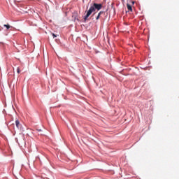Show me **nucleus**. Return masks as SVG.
I'll return each mask as SVG.
<instances>
[{
  "instance_id": "obj_4",
  "label": "nucleus",
  "mask_w": 179,
  "mask_h": 179,
  "mask_svg": "<svg viewBox=\"0 0 179 179\" xmlns=\"http://www.w3.org/2000/svg\"><path fill=\"white\" fill-rule=\"evenodd\" d=\"M127 9L128 10H129L130 12H132V6L130 4H127Z\"/></svg>"
},
{
  "instance_id": "obj_3",
  "label": "nucleus",
  "mask_w": 179,
  "mask_h": 179,
  "mask_svg": "<svg viewBox=\"0 0 179 179\" xmlns=\"http://www.w3.org/2000/svg\"><path fill=\"white\" fill-rule=\"evenodd\" d=\"M103 13H104V11H100L97 15V17H96V20H99V19H100V16H101V15H103Z\"/></svg>"
},
{
  "instance_id": "obj_7",
  "label": "nucleus",
  "mask_w": 179,
  "mask_h": 179,
  "mask_svg": "<svg viewBox=\"0 0 179 179\" xmlns=\"http://www.w3.org/2000/svg\"><path fill=\"white\" fill-rule=\"evenodd\" d=\"M3 27H6L7 30H9V29L11 27L10 25H9V24H4Z\"/></svg>"
},
{
  "instance_id": "obj_6",
  "label": "nucleus",
  "mask_w": 179,
  "mask_h": 179,
  "mask_svg": "<svg viewBox=\"0 0 179 179\" xmlns=\"http://www.w3.org/2000/svg\"><path fill=\"white\" fill-rule=\"evenodd\" d=\"M72 17H78V12H74V13H73Z\"/></svg>"
},
{
  "instance_id": "obj_11",
  "label": "nucleus",
  "mask_w": 179,
  "mask_h": 179,
  "mask_svg": "<svg viewBox=\"0 0 179 179\" xmlns=\"http://www.w3.org/2000/svg\"><path fill=\"white\" fill-rule=\"evenodd\" d=\"M0 31H1V29H0Z\"/></svg>"
},
{
  "instance_id": "obj_8",
  "label": "nucleus",
  "mask_w": 179,
  "mask_h": 179,
  "mask_svg": "<svg viewBox=\"0 0 179 179\" xmlns=\"http://www.w3.org/2000/svg\"><path fill=\"white\" fill-rule=\"evenodd\" d=\"M17 73H20V69L17 68Z\"/></svg>"
},
{
  "instance_id": "obj_2",
  "label": "nucleus",
  "mask_w": 179,
  "mask_h": 179,
  "mask_svg": "<svg viewBox=\"0 0 179 179\" xmlns=\"http://www.w3.org/2000/svg\"><path fill=\"white\" fill-rule=\"evenodd\" d=\"M92 8H94L95 10L96 9L97 10H100L103 8V4L101 3H94L93 6H92Z\"/></svg>"
},
{
  "instance_id": "obj_1",
  "label": "nucleus",
  "mask_w": 179,
  "mask_h": 179,
  "mask_svg": "<svg viewBox=\"0 0 179 179\" xmlns=\"http://www.w3.org/2000/svg\"><path fill=\"white\" fill-rule=\"evenodd\" d=\"M96 9L94 8V7L91 6L90 8V9L88 10L85 17H84V20H87V19L89 18V16H90V15H92V13H93V12H95Z\"/></svg>"
},
{
  "instance_id": "obj_10",
  "label": "nucleus",
  "mask_w": 179,
  "mask_h": 179,
  "mask_svg": "<svg viewBox=\"0 0 179 179\" xmlns=\"http://www.w3.org/2000/svg\"><path fill=\"white\" fill-rule=\"evenodd\" d=\"M134 3H135V1H132V4L134 5Z\"/></svg>"
},
{
  "instance_id": "obj_5",
  "label": "nucleus",
  "mask_w": 179,
  "mask_h": 179,
  "mask_svg": "<svg viewBox=\"0 0 179 179\" xmlns=\"http://www.w3.org/2000/svg\"><path fill=\"white\" fill-rule=\"evenodd\" d=\"M15 125L17 128H19L20 127V122H19V120L15 121Z\"/></svg>"
},
{
  "instance_id": "obj_9",
  "label": "nucleus",
  "mask_w": 179,
  "mask_h": 179,
  "mask_svg": "<svg viewBox=\"0 0 179 179\" xmlns=\"http://www.w3.org/2000/svg\"><path fill=\"white\" fill-rule=\"evenodd\" d=\"M52 36H53V38H55V37H57V35H55V34H52Z\"/></svg>"
}]
</instances>
